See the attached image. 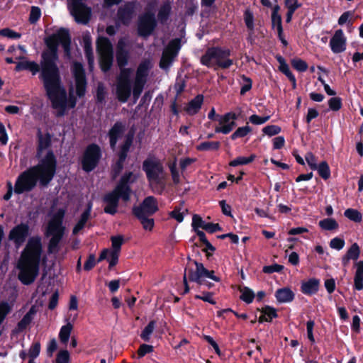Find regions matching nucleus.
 Masks as SVG:
<instances>
[{"label":"nucleus","instance_id":"f257e3e1","mask_svg":"<svg viewBox=\"0 0 363 363\" xmlns=\"http://www.w3.org/2000/svg\"><path fill=\"white\" fill-rule=\"evenodd\" d=\"M44 41L47 48L41 53L40 65L35 61H21L16 64L15 71L28 70L33 75L40 71L39 77L43 82L46 96L51 101L52 108L60 109L57 116H62L66 106L67 91L62 84L60 70L57 65L58 47L61 44L65 56L67 58L71 57L72 40L69 30L60 28L45 38Z\"/></svg>","mask_w":363,"mask_h":363},{"label":"nucleus","instance_id":"f03ea898","mask_svg":"<svg viewBox=\"0 0 363 363\" xmlns=\"http://www.w3.org/2000/svg\"><path fill=\"white\" fill-rule=\"evenodd\" d=\"M57 167V157L53 150H49L36 165L29 167L18 176L14 184V193L20 195L31 191L38 182L41 187H47L53 179Z\"/></svg>","mask_w":363,"mask_h":363},{"label":"nucleus","instance_id":"7ed1b4c3","mask_svg":"<svg viewBox=\"0 0 363 363\" xmlns=\"http://www.w3.org/2000/svg\"><path fill=\"white\" fill-rule=\"evenodd\" d=\"M43 252L42 239L39 235L30 237L18 259V278L24 285L34 282L39 273V267Z\"/></svg>","mask_w":363,"mask_h":363},{"label":"nucleus","instance_id":"20e7f679","mask_svg":"<svg viewBox=\"0 0 363 363\" xmlns=\"http://www.w3.org/2000/svg\"><path fill=\"white\" fill-rule=\"evenodd\" d=\"M137 178L133 172H125L119 179L113 191L107 193L103 197V201L106 203L104 211L106 213L115 215L119 204V200L122 199L128 202L130 199L132 193L131 184Z\"/></svg>","mask_w":363,"mask_h":363},{"label":"nucleus","instance_id":"39448f33","mask_svg":"<svg viewBox=\"0 0 363 363\" xmlns=\"http://www.w3.org/2000/svg\"><path fill=\"white\" fill-rule=\"evenodd\" d=\"M231 52V50L226 47L211 46L201 57L200 62L208 68L227 69L234 64L230 57Z\"/></svg>","mask_w":363,"mask_h":363},{"label":"nucleus","instance_id":"423d86ee","mask_svg":"<svg viewBox=\"0 0 363 363\" xmlns=\"http://www.w3.org/2000/svg\"><path fill=\"white\" fill-rule=\"evenodd\" d=\"M65 216V210L59 208L48 223L45 235L47 237L51 236L48 245L49 254L57 253L60 250L59 245L62 240L65 230V227L63 225Z\"/></svg>","mask_w":363,"mask_h":363},{"label":"nucleus","instance_id":"0eeeda50","mask_svg":"<svg viewBox=\"0 0 363 363\" xmlns=\"http://www.w3.org/2000/svg\"><path fill=\"white\" fill-rule=\"evenodd\" d=\"M101 157V147L96 143L89 144L86 147L81 160L82 169L86 172L93 171L99 164Z\"/></svg>","mask_w":363,"mask_h":363},{"label":"nucleus","instance_id":"6e6552de","mask_svg":"<svg viewBox=\"0 0 363 363\" xmlns=\"http://www.w3.org/2000/svg\"><path fill=\"white\" fill-rule=\"evenodd\" d=\"M132 69H124L117 77L116 94L117 99L121 103L128 101L132 93L131 74Z\"/></svg>","mask_w":363,"mask_h":363},{"label":"nucleus","instance_id":"1a4fd4ad","mask_svg":"<svg viewBox=\"0 0 363 363\" xmlns=\"http://www.w3.org/2000/svg\"><path fill=\"white\" fill-rule=\"evenodd\" d=\"M157 26V21L152 11H147L140 15L138 19V35L147 38L152 34Z\"/></svg>","mask_w":363,"mask_h":363},{"label":"nucleus","instance_id":"9d476101","mask_svg":"<svg viewBox=\"0 0 363 363\" xmlns=\"http://www.w3.org/2000/svg\"><path fill=\"white\" fill-rule=\"evenodd\" d=\"M182 48V40L179 38L171 40L164 49L160 61V67L167 69L172 65L174 59L178 55Z\"/></svg>","mask_w":363,"mask_h":363},{"label":"nucleus","instance_id":"9b49d317","mask_svg":"<svg viewBox=\"0 0 363 363\" xmlns=\"http://www.w3.org/2000/svg\"><path fill=\"white\" fill-rule=\"evenodd\" d=\"M143 170L146 174L148 182L159 184L161 182L160 175L164 172L162 164L156 160L147 158L143 162Z\"/></svg>","mask_w":363,"mask_h":363},{"label":"nucleus","instance_id":"f8f14e48","mask_svg":"<svg viewBox=\"0 0 363 363\" xmlns=\"http://www.w3.org/2000/svg\"><path fill=\"white\" fill-rule=\"evenodd\" d=\"M30 235V228L28 223L21 222L16 225L9 231L8 239L13 242L16 247L22 246Z\"/></svg>","mask_w":363,"mask_h":363},{"label":"nucleus","instance_id":"ddd939ff","mask_svg":"<svg viewBox=\"0 0 363 363\" xmlns=\"http://www.w3.org/2000/svg\"><path fill=\"white\" fill-rule=\"evenodd\" d=\"M71 15L78 23L86 24L89 21L91 10L83 2L67 4Z\"/></svg>","mask_w":363,"mask_h":363},{"label":"nucleus","instance_id":"4468645a","mask_svg":"<svg viewBox=\"0 0 363 363\" xmlns=\"http://www.w3.org/2000/svg\"><path fill=\"white\" fill-rule=\"evenodd\" d=\"M158 203L153 196L145 197L139 206H134L132 208L133 214H141L152 216L158 211Z\"/></svg>","mask_w":363,"mask_h":363},{"label":"nucleus","instance_id":"2eb2a0df","mask_svg":"<svg viewBox=\"0 0 363 363\" xmlns=\"http://www.w3.org/2000/svg\"><path fill=\"white\" fill-rule=\"evenodd\" d=\"M136 9V1H127L122 6L119 7L117 11V19L123 26L130 25L135 16Z\"/></svg>","mask_w":363,"mask_h":363},{"label":"nucleus","instance_id":"dca6fc26","mask_svg":"<svg viewBox=\"0 0 363 363\" xmlns=\"http://www.w3.org/2000/svg\"><path fill=\"white\" fill-rule=\"evenodd\" d=\"M126 43L123 39H120L116 45V62L120 68V72L122 69H126L125 67L128 64L130 58V52L125 48Z\"/></svg>","mask_w":363,"mask_h":363},{"label":"nucleus","instance_id":"f3484780","mask_svg":"<svg viewBox=\"0 0 363 363\" xmlns=\"http://www.w3.org/2000/svg\"><path fill=\"white\" fill-rule=\"evenodd\" d=\"M125 130V123L122 121H116L110 128L108 133V136L111 149H114L116 147L118 140L122 138Z\"/></svg>","mask_w":363,"mask_h":363},{"label":"nucleus","instance_id":"a211bd4d","mask_svg":"<svg viewBox=\"0 0 363 363\" xmlns=\"http://www.w3.org/2000/svg\"><path fill=\"white\" fill-rule=\"evenodd\" d=\"M347 39L342 29L337 30L330 40V47L333 53H340L346 49Z\"/></svg>","mask_w":363,"mask_h":363},{"label":"nucleus","instance_id":"6ab92c4d","mask_svg":"<svg viewBox=\"0 0 363 363\" xmlns=\"http://www.w3.org/2000/svg\"><path fill=\"white\" fill-rule=\"evenodd\" d=\"M38 145L36 148L35 157L39 160L42 159V154L43 151L49 148L52 145V135L50 133L47 132L43 134L40 129L37 132Z\"/></svg>","mask_w":363,"mask_h":363},{"label":"nucleus","instance_id":"aec40b11","mask_svg":"<svg viewBox=\"0 0 363 363\" xmlns=\"http://www.w3.org/2000/svg\"><path fill=\"white\" fill-rule=\"evenodd\" d=\"M37 313L35 306H32L29 311L23 315L22 319L17 323L16 327L11 330V336L23 333L31 323L33 316Z\"/></svg>","mask_w":363,"mask_h":363},{"label":"nucleus","instance_id":"412c9836","mask_svg":"<svg viewBox=\"0 0 363 363\" xmlns=\"http://www.w3.org/2000/svg\"><path fill=\"white\" fill-rule=\"evenodd\" d=\"M127 152L118 150L117 153V160L112 165L111 170V176L113 180H115L122 172L124 168V163L128 157Z\"/></svg>","mask_w":363,"mask_h":363},{"label":"nucleus","instance_id":"4be33fe9","mask_svg":"<svg viewBox=\"0 0 363 363\" xmlns=\"http://www.w3.org/2000/svg\"><path fill=\"white\" fill-rule=\"evenodd\" d=\"M320 287V280L316 278H311L307 281H303L301 284V291L307 296L315 294Z\"/></svg>","mask_w":363,"mask_h":363},{"label":"nucleus","instance_id":"5701e85b","mask_svg":"<svg viewBox=\"0 0 363 363\" xmlns=\"http://www.w3.org/2000/svg\"><path fill=\"white\" fill-rule=\"evenodd\" d=\"M203 102V96L198 94L193 99H191L184 108V111L189 116H194L198 113L201 108Z\"/></svg>","mask_w":363,"mask_h":363},{"label":"nucleus","instance_id":"b1692460","mask_svg":"<svg viewBox=\"0 0 363 363\" xmlns=\"http://www.w3.org/2000/svg\"><path fill=\"white\" fill-rule=\"evenodd\" d=\"M277 301L279 303H289L294 301L295 294L289 287L278 289L274 294Z\"/></svg>","mask_w":363,"mask_h":363},{"label":"nucleus","instance_id":"393cba45","mask_svg":"<svg viewBox=\"0 0 363 363\" xmlns=\"http://www.w3.org/2000/svg\"><path fill=\"white\" fill-rule=\"evenodd\" d=\"M91 207H92V204L91 202H89L87 204L86 208L82 213V215L79 218V220H78V222L76 223V225L73 228L72 233L74 235H77L80 230H82L84 228L86 222L88 221V220L90 218L91 212Z\"/></svg>","mask_w":363,"mask_h":363},{"label":"nucleus","instance_id":"a878e982","mask_svg":"<svg viewBox=\"0 0 363 363\" xmlns=\"http://www.w3.org/2000/svg\"><path fill=\"white\" fill-rule=\"evenodd\" d=\"M96 51L99 55L113 53V45L110 40L106 37H99L96 40Z\"/></svg>","mask_w":363,"mask_h":363},{"label":"nucleus","instance_id":"bb28decb","mask_svg":"<svg viewBox=\"0 0 363 363\" xmlns=\"http://www.w3.org/2000/svg\"><path fill=\"white\" fill-rule=\"evenodd\" d=\"M84 54L87 59L89 68L91 70L94 67V57L93 54L91 40L90 36L85 35L83 37Z\"/></svg>","mask_w":363,"mask_h":363},{"label":"nucleus","instance_id":"cd10ccee","mask_svg":"<svg viewBox=\"0 0 363 363\" xmlns=\"http://www.w3.org/2000/svg\"><path fill=\"white\" fill-rule=\"evenodd\" d=\"M194 263L196 266V269L194 270L193 268L186 267L184 274H186L187 280L197 283V281H199V279L201 278V267L202 263L197 261H194Z\"/></svg>","mask_w":363,"mask_h":363},{"label":"nucleus","instance_id":"c85d7f7f","mask_svg":"<svg viewBox=\"0 0 363 363\" xmlns=\"http://www.w3.org/2000/svg\"><path fill=\"white\" fill-rule=\"evenodd\" d=\"M149 69V62L143 61L140 62L136 71L135 82L146 84Z\"/></svg>","mask_w":363,"mask_h":363},{"label":"nucleus","instance_id":"c756f323","mask_svg":"<svg viewBox=\"0 0 363 363\" xmlns=\"http://www.w3.org/2000/svg\"><path fill=\"white\" fill-rule=\"evenodd\" d=\"M355 266L354 288L357 291H361L363 289V261L356 262Z\"/></svg>","mask_w":363,"mask_h":363},{"label":"nucleus","instance_id":"7c9ffc66","mask_svg":"<svg viewBox=\"0 0 363 363\" xmlns=\"http://www.w3.org/2000/svg\"><path fill=\"white\" fill-rule=\"evenodd\" d=\"M113 53L99 55V63L102 72H108L113 65Z\"/></svg>","mask_w":363,"mask_h":363},{"label":"nucleus","instance_id":"2f4dec72","mask_svg":"<svg viewBox=\"0 0 363 363\" xmlns=\"http://www.w3.org/2000/svg\"><path fill=\"white\" fill-rule=\"evenodd\" d=\"M171 10L172 8L169 3H164L160 6L157 13V20L160 24L167 23L171 14Z\"/></svg>","mask_w":363,"mask_h":363},{"label":"nucleus","instance_id":"473e14b6","mask_svg":"<svg viewBox=\"0 0 363 363\" xmlns=\"http://www.w3.org/2000/svg\"><path fill=\"white\" fill-rule=\"evenodd\" d=\"M319 227L324 230H335L338 229L339 224L334 218H324L319 221Z\"/></svg>","mask_w":363,"mask_h":363},{"label":"nucleus","instance_id":"72a5a7b5","mask_svg":"<svg viewBox=\"0 0 363 363\" xmlns=\"http://www.w3.org/2000/svg\"><path fill=\"white\" fill-rule=\"evenodd\" d=\"M73 325L68 322L66 325L62 326L59 333V338L62 344H67L69 341Z\"/></svg>","mask_w":363,"mask_h":363},{"label":"nucleus","instance_id":"f704fd0d","mask_svg":"<svg viewBox=\"0 0 363 363\" xmlns=\"http://www.w3.org/2000/svg\"><path fill=\"white\" fill-rule=\"evenodd\" d=\"M220 147V143L218 141H205L198 145L196 149L198 151H216Z\"/></svg>","mask_w":363,"mask_h":363},{"label":"nucleus","instance_id":"c9c22d12","mask_svg":"<svg viewBox=\"0 0 363 363\" xmlns=\"http://www.w3.org/2000/svg\"><path fill=\"white\" fill-rule=\"evenodd\" d=\"M137 219H138L143 225V228L145 230L151 231L155 225V221L153 218H150V216L141 215V214H133Z\"/></svg>","mask_w":363,"mask_h":363},{"label":"nucleus","instance_id":"e433bc0d","mask_svg":"<svg viewBox=\"0 0 363 363\" xmlns=\"http://www.w3.org/2000/svg\"><path fill=\"white\" fill-rule=\"evenodd\" d=\"M13 309V304L6 301H0V325L4 323L6 318Z\"/></svg>","mask_w":363,"mask_h":363},{"label":"nucleus","instance_id":"4c0bfd02","mask_svg":"<svg viewBox=\"0 0 363 363\" xmlns=\"http://www.w3.org/2000/svg\"><path fill=\"white\" fill-rule=\"evenodd\" d=\"M72 72L74 79L86 78L84 66L79 62H73V65L72 66Z\"/></svg>","mask_w":363,"mask_h":363},{"label":"nucleus","instance_id":"58836bf2","mask_svg":"<svg viewBox=\"0 0 363 363\" xmlns=\"http://www.w3.org/2000/svg\"><path fill=\"white\" fill-rule=\"evenodd\" d=\"M319 176L324 180H327L330 177V169L326 161H322L317 165L316 169Z\"/></svg>","mask_w":363,"mask_h":363},{"label":"nucleus","instance_id":"ea45409f","mask_svg":"<svg viewBox=\"0 0 363 363\" xmlns=\"http://www.w3.org/2000/svg\"><path fill=\"white\" fill-rule=\"evenodd\" d=\"M256 158L255 154L250 155L249 157H238L235 160L230 162L229 165L231 167H237L239 165H245L252 162Z\"/></svg>","mask_w":363,"mask_h":363},{"label":"nucleus","instance_id":"a19ab883","mask_svg":"<svg viewBox=\"0 0 363 363\" xmlns=\"http://www.w3.org/2000/svg\"><path fill=\"white\" fill-rule=\"evenodd\" d=\"M156 325V321L155 320H150L148 324L143 330L140 337L145 342H149L150 340V335L153 333Z\"/></svg>","mask_w":363,"mask_h":363},{"label":"nucleus","instance_id":"79ce46f5","mask_svg":"<svg viewBox=\"0 0 363 363\" xmlns=\"http://www.w3.org/2000/svg\"><path fill=\"white\" fill-rule=\"evenodd\" d=\"M241 295L240 298L245 301L246 303H251L255 296L254 291L247 286H244L242 289H240Z\"/></svg>","mask_w":363,"mask_h":363},{"label":"nucleus","instance_id":"37998d69","mask_svg":"<svg viewBox=\"0 0 363 363\" xmlns=\"http://www.w3.org/2000/svg\"><path fill=\"white\" fill-rule=\"evenodd\" d=\"M76 94L78 97L82 98L85 96L87 86L86 78L74 79Z\"/></svg>","mask_w":363,"mask_h":363},{"label":"nucleus","instance_id":"c03bdc74","mask_svg":"<svg viewBox=\"0 0 363 363\" xmlns=\"http://www.w3.org/2000/svg\"><path fill=\"white\" fill-rule=\"evenodd\" d=\"M257 310L267 317L269 323L272 322L273 318L278 317L277 309L272 306L266 305L261 309L258 308Z\"/></svg>","mask_w":363,"mask_h":363},{"label":"nucleus","instance_id":"a18cd8bd","mask_svg":"<svg viewBox=\"0 0 363 363\" xmlns=\"http://www.w3.org/2000/svg\"><path fill=\"white\" fill-rule=\"evenodd\" d=\"M134 138V132L130 130L125 135V140L119 147V150L128 153Z\"/></svg>","mask_w":363,"mask_h":363},{"label":"nucleus","instance_id":"49530a36","mask_svg":"<svg viewBox=\"0 0 363 363\" xmlns=\"http://www.w3.org/2000/svg\"><path fill=\"white\" fill-rule=\"evenodd\" d=\"M279 69L289 79V80L292 84L293 88H295L296 86V79L294 74L290 70L288 64L286 62L281 65H279Z\"/></svg>","mask_w":363,"mask_h":363},{"label":"nucleus","instance_id":"de8ad7c7","mask_svg":"<svg viewBox=\"0 0 363 363\" xmlns=\"http://www.w3.org/2000/svg\"><path fill=\"white\" fill-rule=\"evenodd\" d=\"M344 216L349 220L356 223H359L362 220V213L359 211L354 208H347L345 210L344 212Z\"/></svg>","mask_w":363,"mask_h":363},{"label":"nucleus","instance_id":"09e8293b","mask_svg":"<svg viewBox=\"0 0 363 363\" xmlns=\"http://www.w3.org/2000/svg\"><path fill=\"white\" fill-rule=\"evenodd\" d=\"M252 131V128L249 125L239 127L231 135L230 138L233 140L239 138H244Z\"/></svg>","mask_w":363,"mask_h":363},{"label":"nucleus","instance_id":"8fccbe9b","mask_svg":"<svg viewBox=\"0 0 363 363\" xmlns=\"http://www.w3.org/2000/svg\"><path fill=\"white\" fill-rule=\"evenodd\" d=\"M291 64L294 69L300 72H306L308 67L307 62L301 58L292 59Z\"/></svg>","mask_w":363,"mask_h":363},{"label":"nucleus","instance_id":"3c124183","mask_svg":"<svg viewBox=\"0 0 363 363\" xmlns=\"http://www.w3.org/2000/svg\"><path fill=\"white\" fill-rule=\"evenodd\" d=\"M111 241L112 244V251L120 252L121 250V246L124 242V238L121 235H118L116 236H111Z\"/></svg>","mask_w":363,"mask_h":363},{"label":"nucleus","instance_id":"603ef678","mask_svg":"<svg viewBox=\"0 0 363 363\" xmlns=\"http://www.w3.org/2000/svg\"><path fill=\"white\" fill-rule=\"evenodd\" d=\"M41 17V10L38 6H32L29 14L28 21L30 24L36 23Z\"/></svg>","mask_w":363,"mask_h":363},{"label":"nucleus","instance_id":"864d4df0","mask_svg":"<svg viewBox=\"0 0 363 363\" xmlns=\"http://www.w3.org/2000/svg\"><path fill=\"white\" fill-rule=\"evenodd\" d=\"M349 258L353 260L358 259L360 255V248L357 243H353L347 251L346 254Z\"/></svg>","mask_w":363,"mask_h":363},{"label":"nucleus","instance_id":"5fc2aeb1","mask_svg":"<svg viewBox=\"0 0 363 363\" xmlns=\"http://www.w3.org/2000/svg\"><path fill=\"white\" fill-rule=\"evenodd\" d=\"M329 108L333 111H338L342 106V101L340 97L335 96L328 100Z\"/></svg>","mask_w":363,"mask_h":363},{"label":"nucleus","instance_id":"6e6d98bb","mask_svg":"<svg viewBox=\"0 0 363 363\" xmlns=\"http://www.w3.org/2000/svg\"><path fill=\"white\" fill-rule=\"evenodd\" d=\"M106 91L103 83L100 82L97 85L96 101L97 104H102L105 101Z\"/></svg>","mask_w":363,"mask_h":363},{"label":"nucleus","instance_id":"4d7b16f0","mask_svg":"<svg viewBox=\"0 0 363 363\" xmlns=\"http://www.w3.org/2000/svg\"><path fill=\"white\" fill-rule=\"evenodd\" d=\"M237 125V123L235 121H230L228 124L223 125L222 126H217L215 128L216 133H221L223 134H228L230 133L233 128Z\"/></svg>","mask_w":363,"mask_h":363},{"label":"nucleus","instance_id":"13d9d810","mask_svg":"<svg viewBox=\"0 0 363 363\" xmlns=\"http://www.w3.org/2000/svg\"><path fill=\"white\" fill-rule=\"evenodd\" d=\"M40 352V343L39 341H36L33 342L28 351V357L29 359L35 360L37 358Z\"/></svg>","mask_w":363,"mask_h":363},{"label":"nucleus","instance_id":"bf43d9fd","mask_svg":"<svg viewBox=\"0 0 363 363\" xmlns=\"http://www.w3.org/2000/svg\"><path fill=\"white\" fill-rule=\"evenodd\" d=\"M201 278H208L216 282L220 281V278L214 274L215 272L213 270L207 269L203 264H201Z\"/></svg>","mask_w":363,"mask_h":363},{"label":"nucleus","instance_id":"052dcab7","mask_svg":"<svg viewBox=\"0 0 363 363\" xmlns=\"http://www.w3.org/2000/svg\"><path fill=\"white\" fill-rule=\"evenodd\" d=\"M0 35L10 39H19L21 37V34L20 33L16 32L9 28L1 29Z\"/></svg>","mask_w":363,"mask_h":363},{"label":"nucleus","instance_id":"680f3d73","mask_svg":"<svg viewBox=\"0 0 363 363\" xmlns=\"http://www.w3.org/2000/svg\"><path fill=\"white\" fill-rule=\"evenodd\" d=\"M281 131V127L276 125H269L262 129L264 134L272 137L278 135Z\"/></svg>","mask_w":363,"mask_h":363},{"label":"nucleus","instance_id":"e2e57ef3","mask_svg":"<svg viewBox=\"0 0 363 363\" xmlns=\"http://www.w3.org/2000/svg\"><path fill=\"white\" fill-rule=\"evenodd\" d=\"M244 20L247 28L249 30L254 29V15L250 9H246L244 13Z\"/></svg>","mask_w":363,"mask_h":363},{"label":"nucleus","instance_id":"0e129e2a","mask_svg":"<svg viewBox=\"0 0 363 363\" xmlns=\"http://www.w3.org/2000/svg\"><path fill=\"white\" fill-rule=\"evenodd\" d=\"M154 351V347L150 345L142 344L140 345L137 354L138 358H142L145 357L147 354L151 353Z\"/></svg>","mask_w":363,"mask_h":363},{"label":"nucleus","instance_id":"69168bd1","mask_svg":"<svg viewBox=\"0 0 363 363\" xmlns=\"http://www.w3.org/2000/svg\"><path fill=\"white\" fill-rule=\"evenodd\" d=\"M206 223H206L199 215L194 214L193 216L191 226L194 230H196V229H199V228L204 230L205 225H206Z\"/></svg>","mask_w":363,"mask_h":363},{"label":"nucleus","instance_id":"338daca9","mask_svg":"<svg viewBox=\"0 0 363 363\" xmlns=\"http://www.w3.org/2000/svg\"><path fill=\"white\" fill-rule=\"evenodd\" d=\"M145 84L134 82L132 89L134 101H136L141 95Z\"/></svg>","mask_w":363,"mask_h":363},{"label":"nucleus","instance_id":"774afa93","mask_svg":"<svg viewBox=\"0 0 363 363\" xmlns=\"http://www.w3.org/2000/svg\"><path fill=\"white\" fill-rule=\"evenodd\" d=\"M70 359L69 353L67 350H60L55 359L56 363H69Z\"/></svg>","mask_w":363,"mask_h":363}]
</instances>
